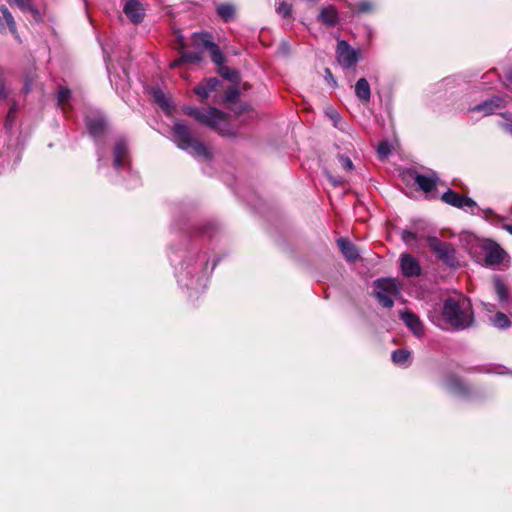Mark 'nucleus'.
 <instances>
[{
  "label": "nucleus",
  "mask_w": 512,
  "mask_h": 512,
  "mask_svg": "<svg viewBox=\"0 0 512 512\" xmlns=\"http://www.w3.org/2000/svg\"><path fill=\"white\" fill-rule=\"evenodd\" d=\"M355 95L362 102H369L371 97V89L365 78H360L355 84Z\"/></svg>",
  "instance_id": "obj_19"
},
{
  "label": "nucleus",
  "mask_w": 512,
  "mask_h": 512,
  "mask_svg": "<svg viewBox=\"0 0 512 512\" xmlns=\"http://www.w3.org/2000/svg\"><path fill=\"white\" fill-rule=\"evenodd\" d=\"M504 107V100L501 97H493L470 109L472 112H480L484 116L493 114L495 111Z\"/></svg>",
  "instance_id": "obj_13"
},
{
  "label": "nucleus",
  "mask_w": 512,
  "mask_h": 512,
  "mask_svg": "<svg viewBox=\"0 0 512 512\" xmlns=\"http://www.w3.org/2000/svg\"><path fill=\"white\" fill-rule=\"evenodd\" d=\"M400 264L402 274L406 277H415L421 274L419 262L410 254H402Z\"/></svg>",
  "instance_id": "obj_12"
},
{
  "label": "nucleus",
  "mask_w": 512,
  "mask_h": 512,
  "mask_svg": "<svg viewBox=\"0 0 512 512\" xmlns=\"http://www.w3.org/2000/svg\"><path fill=\"white\" fill-rule=\"evenodd\" d=\"M10 5H16L22 11L30 12L36 19L39 18L38 10L33 6L32 0H6Z\"/></svg>",
  "instance_id": "obj_28"
},
{
  "label": "nucleus",
  "mask_w": 512,
  "mask_h": 512,
  "mask_svg": "<svg viewBox=\"0 0 512 512\" xmlns=\"http://www.w3.org/2000/svg\"><path fill=\"white\" fill-rule=\"evenodd\" d=\"M201 61V57L195 52H184L180 58L170 63V68L180 67L184 62L198 63Z\"/></svg>",
  "instance_id": "obj_25"
},
{
  "label": "nucleus",
  "mask_w": 512,
  "mask_h": 512,
  "mask_svg": "<svg viewBox=\"0 0 512 512\" xmlns=\"http://www.w3.org/2000/svg\"><path fill=\"white\" fill-rule=\"evenodd\" d=\"M71 96V92L67 88H60L58 92V105L61 107L63 113L67 112L68 102Z\"/></svg>",
  "instance_id": "obj_29"
},
{
  "label": "nucleus",
  "mask_w": 512,
  "mask_h": 512,
  "mask_svg": "<svg viewBox=\"0 0 512 512\" xmlns=\"http://www.w3.org/2000/svg\"><path fill=\"white\" fill-rule=\"evenodd\" d=\"M325 78L332 86H336V81L329 68L325 69Z\"/></svg>",
  "instance_id": "obj_39"
},
{
  "label": "nucleus",
  "mask_w": 512,
  "mask_h": 512,
  "mask_svg": "<svg viewBox=\"0 0 512 512\" xmlns=\"http://www.w3.org/2000/svg\"><path fill=\"white\" fill-rule=\"evenodd\" d=\"M173 139L180 149L188 151L194 156L209 157V151L206 146L194 138L191 129L187 125L179 122L175 123L173 126Z\"/></svg>",
  "instance_id": "obj_3"
},
{
  "label": "nucleus",
  "mask_w": 512,
  "mask_h": 512,
  "mask_svg": "<svg viewBox=\"0 0 512 512\" xmlns=\"http://www.w3.org/2000/svg\"><path fill=\"white\" fill-rule=\"evenodd\" d=\"M446 388L453 394L465 396L468 392L467 387L456 377H449L445 382Z\"/></svg>",
  "instance_id": "obj_22"
},
{
  "label": "nucleus",
  "mask_w": 512,
  "mask_h": 512,
  "mask_svg": "<svg viewBox=\"0 0 512 512\" xmlns=\"http://www.w3.org/2000/svg\"><path fill=\"white\" fill-rule=\"evenodd\" d=\"M220 81L217 78H209L194 88V92L201 98H208L210 93L214 91L219 85Z\"/></svg>",
  "instance_id": "obj_18"
},
{
  "label": "nucleus",
  "mask_w": 512,
  "mask_h": 512,
  "mask_svg": "<svg viewBox=\"0 0 512 512\" xmlns=\"http://www.w3.org/2000/svg\"><path fill=\"white\" fill-rule=\"evenodd\" d=\"M184 112L194 117L200 123L211 127L220 135H230V130L227 125V114L217 108L210 107L208 110L204 111L196 107H185Z\"/></svg>",
  "instance_id": "obj_2"
},
{
  "label": "nucleus",
  "mask_w": 512,
  "mask_h": 512,
  "mask_svg": "<svg viewBox=\"0 0 512 512\" xmlns=\"http://www.w3.org/2000/svg\"><path fill=\"white\" fill-rule=\"evenodd\" d=\"M441 199L451 205V206H454L456 208H460V209H464V210H467V209H472V214H477V212L473 211V209L478 208L476 202L472 199V198H469V197H465V196H461L460 194L456 193L455 191L451 190V189H448L441 197Z\"/></svg>",
  "instance_id": "obj_8"
},
{
  "label": "nucleus",
  "mask_w": 512,
  "mask_h": 512,
  "mask_svg": "<svg viewBox=\"0 0 512 512\" xmlns=\"http://www.w3.org/2000/svg\"><path fill=\"white\" fill-rule=\"evenodd\" d=\"M337 244L348 261H354L359 257L356 246L348 239L339 238Z\"/></svg>",
  "instance_id": "obj_17"
},
{
  "label": "nucleus",
  "mask_w": 512,
  "mask_h": 512,
  "mask_svg": "<svg viewBox=\"0 0 512 512\" xmlns=\"http://www.w3.org/2000/svg\"><path fill=\"white\" fill-rule=\"evenodd\" d=\"M203 261L200 264L194 266L187 265L185 267V273L181 272L178 275V282L180 285L187 287L188 289L195 290L196 292L203 290L207 284V278L204 275L197 276L194 278L192 273H198L202 269Z\"/></svg>",
  "instance_id": "obj_6"
},
{
  "label": "nucleus",
  "mask_w": 512,
  "mask_h": 512,
  "mask_svg": "<svg viewBox=\"0 0 512 512\" xmlns=\"http://www.w3.org/2000/svg\"><path fill=\"white\" fill-rule=\"evenodd\" d=\"M113 166L116 170L129 165L128 147L124 140L120 139L116 142L113 150Z\"/></svg>",
  "instance_id": "obj_10"
},
{
  "label": "nucleus",
  "mask_w": 512,
  "mask_h": 512,
  "mask_svg": "<svg viewBox=\"0 0 512 512\" xmlns=\"http://www.w3.org/2000/svg\"><path fill=\"white\" fill-rule=\"evenodd\" d=\"M276 10L282 17H288L291 14V6L286 2H277Z\"/></svg>",
  "instance_id": "obj_33"
},
{
  "label": "nucleus",
  "mask_w": 512,
  "mask_h": 512,
  "mask_svg": "<svg viewBox=\"0 0 512 512\" xmlns=\"http://www.w3.org/2000/svg\"><path fill=\"white\" fill-rule=\"evenodd\" d=\"M504 229L510 233L512 235V225L511 224H506L504 225Z\"/></svg>",
  "instance_id": "obj_41"
},
{
  "label": "nucleus",
  "mask_w": 512,
  "mask_h": 512,
  "mask_svg": "<svg viewBox=\"0 0 512 512\" xmlns=\"http://www.w3.org/2000/svg\"><path fill=\"white\" fill-rule=\"evenodd\" d=\"M239 89L237 87L229 88L225 93V101L229 103L236 102L239 97Z\"/></svg>",
  "instance_id": "obj_35"
},
{
  "label": "nucleus",
  "mask_w": 512,
  "mask_h": 512,
  "mask_svg": "<svg viewBox=\"0 0 512 512\" xmlns=\"http://www.w3.org/2000/svg\"><path fill=\"white\" fill-rule=\"evenodd\" d=\"M86 125L88 128L89 133L95 138H100L106 128L105 120L102 116L96 115V116H87L86 117Z\"/></svg>",
  "instance_id": "obj_15"
},
{
  "label": "nucleus",
  "mask_w": 512,
  "mask_h": 512,
  "mask_svg": "<svg viewBox=\"0 0 512 512\" xmlns=\"http://www.w3.org/2000/svg\"><path fill=\"white\" fill-rule=\"evenodd\" d=\"M505 130L512 135V125L506 124L504 126Z\"/></svg>",
  "instance_id": "obj_42"
},
{
  "label": "nucleus",
  "mask_w": 512,
  "mask_h": 512,
  "mask_svg": "<svg viewBox=\"0 0 512 512\" xmlns=\"http://www.w3.org/2000/svg\"><path fill=\"white\" fill-rule=\"evenodd\" d=\"M216 12L223 21L230 22L235 18L236 8L233 4L222 3L217 5Z\"/></svg>",
  "instance_id": "obj_21"
},
{
  "label": "nucleus",
  "mask_w": 512,
  "mask_h": 512,
  "mask_svg": "<svg viewBox=\"0 0 512 512\" xmlns=\"http://www.w3.org/2000/svg\"><path fill=\"white\" fill-rule=\"evenodd\" d=\"M494 289L498 296V299L502 303H506L509 300L508 289L505 283L501 280L499 276H495L493 279Z\"/></svg>",
  "instance_id": "obj_26"
},
{
  "label": "nucleus",
  "mask_w": 512,
  "mask_h": 512,
  "mask_svg": "<svg viewBox=\"0 0 512 512\" xmlns=\"http://www.w3.org/2000/svg\"><path fill=\"white\" fill-rule=\"evenodd\" d=\"M200 39L203 46L210 51L211 60L217 65L223 64L224 55L219 49V47L215 43H213L207 35L200 36Z\"/></svg>",
  "instance_id": "obj_16"
},
{
  "label": "nucleus",
  "mask_w": 512,
  "mask_h": 512,
  "mask_svg": "<svg viewBox=\"0 0 512 512\" xmlns=\"http://www.w3.org/2000/svg\"><path fill=\"white\" fill-rule=\"evenodd\" d=\"M401 236H402V240L407 244L412 243L416 239L415 234L408 230H403Z\"/></svg>",
  "instance_id": "obj_38"
},
{
  "label": "nucleus",
  "mask_w": 512,
  "mask_h": 512,
  "mask_svg": "<svg viewBox=\"0 0 512 512\" xmlns=\"http://www.w3.org/2000/svg\"><path fill=\"white\" fill-rule=\"evenodd\" d=\"M489 321L494 327L498 329H507L511 326L509 317L502 312H497L490 316Z\"/></svg>",
  "instance_id": "obj_27"
},
{
  "label": "nucleus",
  "mask_w": 512,
  "mask_h": 512,
  "mask_svg": "<svg viewBox=\"0 0 512 512\" xmlns=\"http://www.w3.org/2000/svg\"><path fill=\"white\" fill-rule=\"evenodd\" d=\"M400 318L416 337L423 336L424 327L417 315L409 310H404L400 312Z\"/></svg>",
  "instance_id": "obj_11"
},
{
  "label": "nucleus",
  "mask_w": 512,
  "mask_h": 512,
  "mask_svg": "<svg viewBox=\"0 0 512 512\" xmlns=\"http://www.w3.org/2000/svg\"><path fill=\"white\" fill-rule=\"evenodd\" d=\"M477 247L483 254V262L486 266L500 265L508 257L506 251L495 241L484 239L477 242Z\"/></svg>",
  "instance_id": "obj_4"
},
{
  "label": "nucleus",
  "mask_w": 512,
  "mask_h": 512,
  "mask_svg": "<svg viewBox=\"0 0 512 512\" xmlns=\"http://www.w3.org/2000/svg\"><path fill=\"white\" fill-rule=\"evenodd\" d=\"M331 181L335 184V185H339L342 183V181H338V180H335V179H331Z\"/></svg>",
  "instance_id": "obj_44"
},
{
  "label": "nucleus",
  "mask_w": 512,
  "mask_h": 512,
  "mask_svg": "<svg viewBox=\"0 0 512 512\" xmlns=\"http://www.w3.org/2000/svg\"><path fill=\"white\" fill-rule=\"evenodd\" d=\"M410 357V352L407 350L399 349L392 353V361L397 365H405Z\"/></svg>",
  "instance_id": "obj_31"
},
{
  "label": "nucleus",
  "mask_w": 512,
  "mask_h": 512,
  "mask_svg": "<svg viewBox=\"0 0 512 512\" xmlns=\"http://www.w3.org/2000/svg\"><path fill=\"white\" fill-rule=\"evenodd\" d=\"M13 117H14V109L10 108V111H9V113L7 115L6 125H8L12 121Z\"/></svg>",
  "instance_id": "obj_40"
},
{
  "label": "nucleus",
  "mask_w": 512,
  "mask_h": 512,
  "mask_svg": "<svg viewBox=\"0 0 512 512\" xmlns=\"http://www.w3.org/2000/svg\"><path fill=\"white\" fill-rule=\"evenodd\" d=\"M152 95H153V98L154 100L165 110V111H168L169 109V100L168 98L166 97L165 93L159 89V88H154L153 91H152Z\"/></svg>",
  "instance_id": "obj_30"
},
{
  "label": "nucleus",
  "mask_w": 512,
  "mask_h": 512,
  "mask_svg": "<svg viewBox=\"0 0 512 512\" xmlns=\"http://www.w3.org/2000/svg\"><path fill=\"white\" fill-rule=\"evenodd\" d=\"M337 60L341 66L350 68L358 60L357 52L346 41H339L337 44Z\"/></svg>",
  "instance_id": "obj_9"
},
{
  "label": "nucleus",
  "mask_w": 512,
  "mask_h": 512,
  "mask_svg": "<svg viewBox=\"0 0 512 512\" xmlns=\"http://www.w3.org/2000/svg\"><path fill=\"white\" fill-rule=\"evenodd\" d=\"M123 10L133 23H140L144 19V8L139 0H128Z\"/></svg>",
  "instance_id": "obj_14"
},
{
  "label": "nucleus",
  "mask_w": 512,
  "mask_h": 512,
  "mask_svg": "<svg viewBox=\"0 0 512 512\" xmlns=\"http://www.w3.org/2000/svg\"><path fill=\"white\" fill-rule=\"evenodd\" d=\"M484 213H485V217L488 218L489 215L493 214V211L488 208V209L484 210Z\"/></svg>",
  "instance_id": "obj_43"
},
{
  "label": "nucleus",
  "mask_w": 512,
  "mask_h": 512,
  "mask_svg": "<svg viewBox=\"0 0 512 512\" xmlns=\"http://www.w3.org/2000/svg\"><path fill=\"white\" fill-rule=\"evenodd\" d=\"M325 114L332 120L333 125L338 128L339 123L341 121V117H340L339 113L334 108L327 107L325 109Z\"/></svg>",
  "instance_id": "obj_32"
},
{
  "label": "nucleus",
  "mask_w": 512,
  "mask_h": 512,
  "mask_svg": "<svg viewBox=\"0 0 512 512\" xmlns=\"http://www.w3.org/2000/svg\"><path fill=\"white\" fill-rule=\"evenodd\" d=\"M493 308H494V306H493L492 304H488V305H487V310H488L489 312H491Z\"/></svg>",
  "instance_id": "obj_45"
},
{
  "label": "nucleus",
  "mask_w": 512,
  "mask_h": 512,
  "mask_svg": "<svg viewBox=\"0 0 512 512\" xmlns=\"http://www.w3.org/2000/svg\"><path fill=\"white\" fill-rule=\"evenodd\" d=\"M391 153V145L388 142H382L378 146V154L381 158H386Z\"/></svg>",
  "instance_id": "obj_36"
},
{
  "label": "nucleus",
  "mask_w": 512,
  "mask_h": 512,
  "mask_svg": "<svg viewBox=\"0 0 512 512\" xmlns=\"http://www.w3.org/2000/svg\"><path fill=\"white\" fill-rule=\"evenodd\" d=\"M429 247L436 253L439 259L448 264L454 266L456 264L455 250L451 244L442 242L439 239L433 237L429 239Z\"/></svg>",
  "instance_id": "obj_7"
},
{
  "label": "nucleus",
  "mask_w": 512,
  "mask_h": 512,
  "mask_svg": "<svg viewBox=\"0 0 512 512\" xmlns=\"http://www.w3.org/2000/svg\"><path fill=\"white\" fill-rule=\"evenodd\" d=\"M102 157H103V155H102V153H101V152H100V150H99V151H98V160H99V161H101Z\"/></svg>",
  "instance_id": "obj_46"
},
{
  "label": "nucleus",
  "mask_w": 512,
  "mask_h": 512,
  "mask_svg": "<svg viewBox=\"0 0 512 512\" xmlns=\"http://www.w3.org/2000/svg\"><path fill=\"white\" fill-rule=\"evenodd\" d=\"M319 18L324 24L334 26L338 22V13L333 6L324 7L319 14Z\"/></svg>",
  "instance_id": "obj_23"
},
{
  "label": "nucleus",
  "mask_w": 512,
  "mask_h": 512,
  "mask_svg": "<svg viewBox=\"0 0 512 512\" xmlns=\"http://www.w3.org/2000/svg\"><path fill=\"white\" fill-rule=\"evenodd\" d=\"M338 161H339V163H340V165H341V167L343 169H345L347 171H350V170L353 169V163H352V161L350 160L349 157L344 156V155H340L338 157Z\"/></svg>",
  "instance_id": "obj_37"
},
{
  "label": "nucleus",
  "mask_w": 512,
  "mask_h": 512,
  "mask_svg": "<svg viewBox=\"0 0 512 512\" xmlns=\"http://www.w3.org/2000/svg\"><path fill=\"white\" fill-rule=\"evenodd\" d=\"M1 13L2 16H0V30L3 31L7 27L12 34H16V23L12 14L5 6L1 7Z\"/></svg>",
  "instance_id": "obj_20"
},
{
  "label": "nucleus",
  "mask_w": 512,
  "mask_h": 512,
  "mask_svg": "<svg viewBox=\"0 0 512 512\" xmlns=\"http://www.w3.org/2000/svg\"><path fill=\"white\" fill-rule=\"evenodd\" d=\"M431 321L442 329L465 330L472 326L474 314L470 301L461 294L450 296L443 302L440 316H431Z\"/></svg>",
  "instance_id": "obj_1"
},
{
  "label": "nucleus",
  "mask_w": 512,
  "mask_h": 512,
  "mask_svg": "<svg viewBox=\"0 0 512 512\" xmlns=\"http://www.w3.org/2000/svg\"><path fill=\"white\" fill-rule=\"evenodd\" d=\"M415 182L424 192H430L436 187V178L433 176L418 174L415 176Z\"/></svg>",
  "instance_id": "obj_24"
},
{
  "label": "nucleus",
  "mask_w": 512,
  "mask_h": 512,
  "mask_svg": "<svg viewBox=\"0 0 512 512\" xmlns=\"http://www.w3.org/2000/svg\"><path fill=\"white\" fill-rule=\"evenodd\" d=\"M374 10V4L368 0L360 1L357 4V13H369Z\"/></svg>",
  "instance_id": "obj_34"
},
{
  "label": "nucleus",
  "mask_w": 512,
  "mask_h": 512,
  "mask_svg": "<svg viewBox=\"0 0 512 512\" xmlns=\"http://www.w3.org/2000/svg\"><path fill=\"white\" fill-rule=\"evenodd\" d=\"M374 296L378 302L385 308H391L394 304V298L398 295L399 289L393 279H378L374 282Z\"/></svg>",
  "instance_id": "obj_5"
}]
</instances>
